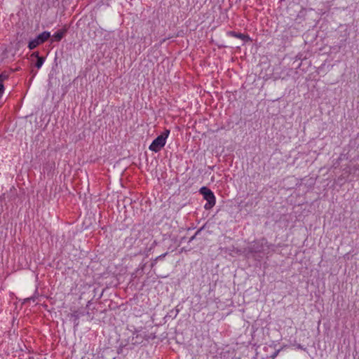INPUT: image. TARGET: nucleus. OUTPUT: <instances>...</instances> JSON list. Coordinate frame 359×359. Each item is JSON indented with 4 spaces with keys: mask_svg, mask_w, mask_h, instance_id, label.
<instances>
[{
    "mask_svg": "<svg viewBox=\"0 0 359 359\" xmlns=\"http://www.w3.org/2000/svg\"><path fill=\"white\" fill-rule=\"evenodd\" d=\"M170 134V130H165L163 133L158 135L156 139L153 140L151 144L149 145V150L158 152L165 146L166 140Z\"/></svg>",
    "mask_w": 359,
    "mask_h": 359,
    "instance_id": "1",
    "label": "nucleus"
},
{
    "mask_svg": "<svg viewBox=\"0 0 359 359\" xmlns=\"http://www.w3.org/2000/svg\"><path fill=\"white\" fill-rule=\"evenodd\" d=\"M65 33V29L59 30L53 35V38L55 41H60L62 39Z\"/></svg>",
    "mask_w": 359,
    "mask_h": 359,
    "instance_id": "6",
    "label": "nucleus"
},
{
    "mask_svg": "<svg viewBox=\"0 0 359 359\" xmlns=\"http://www.w3.org/2000/svg\"><path fill=\"white\" fill-rule=\"evenodd\" d=\"M50 36V34L49 32H43L37 36L38 39H39V42L41 43H44L48 39Z\"/></svg>",
    "mask_w": 359,
    "mask_h": 359,
    "instance_id": "5",
    "label": "nucleus"
},
{
    "mask_svg": "<svg viewBox=\"0 0 359 359\" xmlns=\"http://www.w3.org/2000/svg\"><path fill=\"white\" fill-rule=\"evenodd\" d=\"M32 57H36V62L35 63V66L37 69H40L42 67V65L45 61V58L43 57H40L39 55L38 52L33 53L32 55Z\"/></svg>",
    "mask_w": 359,
    "mask_h": 359,
    "instance_id": "4",
    "label": "nucleus"
},
{
    "mask_svg": "<svg viewBox=\"0 0 359 359\" xmlns=\"http://www.w3.org/2000/svg\"><path fill=\"white\" fill-rule=\"evenodd\" d=\"M200 193L203 196L204 199L207 201L204 205L205 210H210L216 203V198L214 193L208 187H203L199 190Z\"/></svg>",
    "mask_w": 359,
    "mask_h": 359,
    "instance_id": "2",
    "label": "nucleus"
},
{
    "mask_svg": "<svg viewBox=\"0 0 359 359\" xmlns=\"http://www.w3.org/2000/svg\"><path fill=\"white\" fill-rule=\"evenodd\" d=\"M8 75L6 73L0 74V82H3L4 81L8 79Z\"/></svg>",
    "mask_w": 359,
    "mask_h": 359,
    "instance_id": "8",
    "label": "nucleus"
},
{
    "mask_svg": "<svg viewBox=\"0 0 359 359\" xmlns=\"http://www.w3.org/2000/svg\"><path fill=\"white\" fill-rule=\"evenodd\" d=\"M40 44H41V42H39V39H38V38L36 36L35 39L31 40L29 42L28 47L30 50H32V49L35 48L36 47H37Z\"/></svg>",
    "mask_w": 359,
    "mask_h": 359,
    "instance_id": "7",
    "label": "nucleus"
},
{
    "mask_svg": "<svg viewBox=\"0 0 359 359\" xmlns=\"http://www.w3.org/2000/svg\"><path fill=\"white\" fill-rule=\"evenodd\" d=\"M227 35L231 37H235L239 39H241L244 41H248L250 40V38L249 36L241 34V33H237L234 31H229L227 32Z\"/></svg>",
    "mask_w": 359,
    "mask_h": 359,
    "instance_id": "3",
    "label": "nucleus"
},
{
    "mask_svg": "<svg viewBox=\"0 0 359 359\" xmlns=\"http://www.w3.org/2000/svg\"><path fill=\"white\" fill-rule=\"evenodd\" d=\"M4 93V86L1 82H0V99L1 98Z\"/></svg>",
    "mask_w": 359,
    "mask_h": 359,
    "instance_id": "9",
    "label": "nucleus"
}]
</instances>
